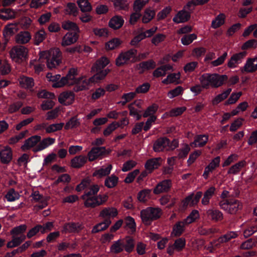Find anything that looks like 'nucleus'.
<instances>
[{
  "mask_svg": "<svg viewBox=\"0 0 257 257\" xmlns=\"http://www.w3.org/2000/svg\"><path fill=\"white\" fill-rule=\"evenodd\" d=\"M228 76L218 73H204L199 78L202 88H208L210 87L218 88L223 85L228 80Z\"/></svg>",
  "mask_w": 257,
  "mask_h": 257,
  "instance_id": "1",
  "label": "nucleus"
},
{
  "mask_svg": "<svg viewBox=\"0 0 257 257\" xmlns=\"http://www.w3.org/2000/svg\"><path fill=\"white\" fill-rule=\"evenodd\" d=\"M41 55V57H43L47 60V66L49 69L55 68L61 63L62 53L58 48L42 52Z\"/></svg>",
  "mask_w": 257,
  "mask_h": 257,
  "instance_id": "2",
  "label": "nucleus"
},
{
  "mask_svg": "<svg viewBox=\"0 0 257 257\" xmlns=\"http://www.w3.org/2000/svg\"><path fill=\"white\" fill-rule=\"evenodd\" d=\"M178 145L179 142L176 139L170 142V140L166 137L160 138L154 142L153 150L156 152L173 150L178 147Z\"/></svg>",
  "mask_w": 257,
  "mask_h": 257,
  "instance_id": "3",
  "label": "nucleus"
},
{
  "mask_svg": "<svg viewBox=\"0 0 257 257\" xmlns=\"http://www.w3.org/2000/svg\"><path fill=\"white\" fill-rule=\"evenodd\" d=\"M220 208L226 213L234 215L242 209V203L236 199H225L219 203Z\"/></svg>",
  "mask_w": 257,
  "mask_h": 257,
  "instance_id": "4",
  "label": "nucleus"
},
{
  "mask_svg": "<svg viewBox=\"0 0 257 257\" xmlns=\"http://www.w3.org/2000/svg\"><path fill=\"white\" fill-rule=\"evenodd\" d=\"M77 69L74 68H71L66 76L63 77L60 81L52 85L55 88L61 87L65 85H73L77 84L78 79L76 78Z\"/></svg>",
  "mask_w": 257,
  "mask_h": 257,
  "instance_id": "5",
  "label": "nucleus"
},
{
  "mask_svg": "<svg viewBox=\"0 0 257 257\" xmlns=\"http://www.w3.org/2000/svg\"><path fill=\"white\" fill-rule=\"evenodd\" d=\"M161 210L159 208L148 207L141 212L142 220L145 224H150L152 221L159 218Z\"/></svg>",
  "mask_w": 257,
  "mask_h": 257,
  "instance_id": "6",
  "label": "nucleus"
},
{
  "mask_svg": "<svg viewBox=\"0 0 257 257\" xmlns=\"http://www.w3.org/2000/svg\"><path fill=\"white\" fill-rule=\"evenodd\" d=\"M10 54L13 61L20 63L27 58L28 49L23 46H16L12 49Z\"/></svg>",
  "mask_w": 257,
  "mask_h": 257,
  "instance_id": "7",
  "label": "nucleus"
},
{
  "mask_svg": "<svg viewBox=\"0 0 257 257\" xmlns=\"http://www.w3.org/2000/svg\"><path fill=\"white\" fill-rule=\"evenodd\" d=\"M137 54V51L136 49H131L120 53L116 59V65L120 66L131 62H134Z\"/></svg>",
  "mask_w": 257,
  "mask_h": 257,
  "instance_id": "8",
  "label": "nucleus"
},
{
  "mask_svg": "<svg viewBox=\"0 0 257 257\" xmlns=\"http://www.w3.org/2000/svg\"><path fill=\"white\" fill-rule=\"evenodd\" d=\"M246 55L245 51L233 54L227 63V66L230 68H235L241 64Z\"/></svg>",
  "mask_w": 257,
  "mask_h": 257,
  "instance_id": "9",
  "label": "nucleus"
},
{
  "mask_svg": "<svg viewBox=\"0 0 257 257\" xmlns=\"http://www.w3.org/2000/svg\"><path fill=\"white\" fill-rule=\"evenodd\" d=\"M84 226L79 222H70L65 224L63 228L62 232L67 233H77L83 229Z\"/></svg>",
  "mask_w": 257,
  "mask_h": 257,
  "instance_id": "10",
  "label": "nucleus"
},
{
  "mask_svg": "<svg viewBox=\"0 0 257 257\" xmlns=\"http://www.w3.org/2000/svg\"><path fill=\"white\" fill-rule=\"evenodd\" d=\"M32 200L35 202H40L41 204L34 206L35 209H41L47 205V199L41 195L38 191L34 192L32 195Z\"/></svg>",
  "mask_w": 257,
  "mask_h": 257,
  "instance_id": "11",
  "label": "nucleus"
},
{
  "mask_svg": "<svg viewBox=\"0 0 257 257\" xmlns=\"http://www.w3.org/2000/svg\"><path fill=\"white\" fill-rule=\"evenodd\" d=\"M75 95L73 92L65 91L61 93L58 97L59 102L67 105L72 104L74 100Z\"/></svg>",
  "mask_w": 257,
  "mask_h": 257,
  "instance_id": "12",
  "label": "nucleus"
},
{
  "mask_svg": "<svg viewBox=\"0 0 257 257\" xmlns=\"http://www.w3.org/2000/svg\"><path fill=\"white\" fill-rule=\"evenodd\" d=\"M172 182L171 180H165L159 183L154 189V193L158 194L168 192L171 188Z\"/></svg>",
  "mask_w": 257,
  "mask_h": 257,
  "instance_id": "13",
  "label": "nucleus"
},
{
  "mask_svg": "<svg viewBox=\"0 0 257 257\" xmlns=\"http://www.w3.org/2000/svg\"><path fill=\"white\" fill-rule=\"evenodd\" d=\"M216 189L214 186H211L205 190L201 199V204L204 206L209 205L210 200L216 194Z\"/></svg>",
  "mask_w": 257,
  "mask_h": 257,
  "instance_id": "14",
  "label": "nucleus"
},
{
  "mask_svg": "<svg viewBox=\"0 0 257 257\" xmlns=\"http://www.w3.org/2000/svg\"><path fill=\"white\" fill-rule=\"evenodd\" d=\"M12 159V152L8 146L0 148V160L4 164L9 163Z\"/></svg>",
  "mask_w": 257,
  "mask_h": 257,
  "instance_id": "15",
  "label": "nucleus"
},
{
  "mask_svg": "<svg viewBox=\"0 0 257 257\" xmlns=\"http://www.w3.org/2000/svg\"><path fill=\"white\" fill-rule=\"evenodd\" d=\"M78 33L68 32L63 37L61 45L67 46L75 43L78 39Z\"/></svg>",
  "mask_w": 257,
  "mask_h": 257,
  "instance_id": "16",
  "label": "nucleus"
},
{
  "mask_svg": "<svg viewBox=\"0 0 257 257\" xmlns=\"http://www.w3.org/2000/svg\"><path fill=\"white\" fill-rule=\"evenodd\" d=\"M220 159L219 157H216L213 159L209 164L205 168L203 176L205 179H207L209 174L212 172L216 167L219 166Z\"/></svg>",
  "mask_w": 257,
  "mask_h": 257,
  "instance_id": "17",
  "label": "nucleus"
},
{
  "mask_svg": "<svg viewBox=\"0 0 257 257\" xmlns=\"http://www.w3.org/2000/svg\"><path fill=\"white\" fill-rule=\"evenodd\" d=\"M190 18V12L183 9L179 11L175 16L173 19V21L176 24H179L188 21Z\"/></svg>",
  "mask_w": 257,
  "mask_h": 257,
  "instance_id": "18",
  "label": "nucleus"
},
{
  "mask_svg": "<svg viewBox=\"0 0 257 257\" xmlns=\"http://www.w3.org/2000/svg\"><path fill=\"white\" fill-rule=\"evenodd\" d=\"M105 147H94L88 153V158L89 161H93L104 154Z\"/></svg>",
  "mask_w": 257,
  "mask_h": 257,
  "instance_id": "19",
  "label": "nucleus"
},
{
  "mask_svg": "<svg viewBox=\"0 0 257 257\" xmlns=\"http://www.w3.org/2000/svg\"><path fill=\"white\" fill-rule=\"evenodd\" d=\"M208 141V135H198L194 137V140L190 144V146L193 148L202 147L206 145Z\"/></svg>",
  "mask_w": 257,
  "mask_h": 257,
  "instance_id": "20",
  "label": "nucleus"
},
{
  "mask_svg": "<svg viewBox=\"0 0 257 257\" xmlns=\"http://www.w3.org/2000/svg\"><path fill=\"white\" fill-rule=\"evenodd\" d=\"M18 25V23H12L6 25L3 30L5 37H9L15 34L19 30Z\"/></svg>",
  "mask_w": 257,
  "mask_h": 257,
  "instance_id": "21",
  "label": "nucleus"
},
{
  "mask_svg": "<svg viewBox=\"0 0 257 257\" xmlns=\"http://www.w3.org/2000/svg\"><path fill=\"white\" fill-rule=\"evenodd\" d=\"M118 214L117 209L114 207H105L99 213V216L102 218L109 219L116 217Z\"/></svg>",
  "mask_w": 257,
  "mask_h": 257,
  "instance_id": "22",
  "label": "nucleus"
},
{
  "mask_svg": "<svg viewBox=\"0 0 257 257\" xmlns=\"http://www.w3.org/2000/svg\"><path fill=\"white\" fill-rule=\"evenodd\" d=\"M41 137L40 136H33L25 142L24 144L22 146L21 148L23 151H26L34 147L39 142L41 141Z\"/></svg>",
  "mask_w": 257,
  "mask_h": 257,
  "instance_id": "23",
  "label": "nucleus"
},
{
  "mask_svg": "<svg viewBox=\"0 0 257 257\" xmlns=\"http://www.w3.org/2000/svg\"><path fill=\"white\" fill-rule=\"evenodd\" d=\"M93 82L90 81V78L87 79L85 77H82L78 79L77 83L74 87L76 91L83 90L88 89L91 83Z\"/></svg>",
  "mask_w": 257,
  "mask_h": 257,
  "instance_id": "24",
  "label": "nucleus"
},
{
  "mask_svg": "<svg viewBox=\"0 0 257 257\" xmlns=\"http://www.w3.org/2000/svg\"><path fill=\"white\" fill-rule=\"evenodd\" d=\"M244 70L248 73L255 71L257 70V56L248 59L243 67Z\"/></svg>",
  "mask_w": 257,
  "mask_h": 257,
  "instance_id": "25",
  "label": "nucleus"
},
{
  "mask_svg": "<svg viewBox=\"0 0 257 257\" xmlns=\"http://www.w3.org/2000/svg\"><path fill=\"white\" fill-rule=\"evenodd\" d=\"M20 85L26 89H31L34 85V79L32 77L21 76L18 79Z\"/></svg>",
  "mask_w": 257,
  "mask_h": 257,
  "instance_id": "26",
  "label": "nucleus"
},
{
  "mask_svg": "<svg viewBox=\"0 0 257 257\" xmlns=\"http://www.w3.org/2000/svg\"><path fill=\"white\" fill-rule=\"evenodd\" d=\"M31 39V35L28 31L20 32L15 37L16 42L21 44L29 42Z\"/></svg>",
  "mask_w": 257,
  "mask_h": 257,
  "instance_id": "27",
  "label": "nucleus"
},
{
  "mask_svg": "<svg viewBox=\"0 0 257 257\" xmlns=\"http://www.w3.org/2000/svg\"><path fill=\"white\" fill-rule=\"evenodd\" d=\"M161 158H156L148 160L145 165L146 169L151 172L154 169L158 168L161 165Z\"/></svg>",
  "mask_w": 257,
  "mask_h": 257,
  "instance_id": "28",
  "label": "nucleus"
},
{
  "mask_svg": "<svg viewBox=\"0 0 257 257\" xmlns=\"http://www.w3.org/2000/svg\"><path fill=\"white\" fill-rule=\"evenodd\" d=\"M111 223L109 219H105L103 221L101 222L94 226L91 230L92 233H96L107 229Z\"/></svg>",
  "mask_w": 257,
  "mask_h": 257,
  "instance_id": "29",
  "label": "nucleus"
},
{
  "mask_svg": "<svg viewBox=\"0 0 257 257\" xmlns=\"http://www.w3.org/2000/svg\"><path fill=\"white\" fill-rule=\"evenodd\" d=\"M109 63V59L106 57H102L96 61L92 67L93 71H98L102 70Z\"/></svg>",
  "mask_w": 257,
  "mask_h": 257,
  "instance_id": "30",
  "label": "nucleus"
},
{
  "mask_svg": "<svg viewBox=\"0 0 257 257\" xmlns=\"http://www.w3.org/2000/svg\"><path fill=\"white\" fill-rule=\"evenodd\" d=\"M180 76L181 74L180 72L171 73L168 75L166 78L162 80V83L165 84L171 83L179 84L180 83Z\"/></svg>",
  "mask_w": 257,
  "mask_h": 257,
  "instance_id": "31",
  "label": "nucleus"
},
{
  "mask_svg": "<svg viewBox=\"0 0 257 257\" xmlns=\"http://www.w3.org/2000/svg\"><path fill=\"white\" fill-rule=\"evenodd\" d=\"M55 142V139L50 137H48L43 139L37 146L36 148V151H42L50 146L53 145Z\"/></svg>",
  "mask_w": 257,
  "mask_h": 257,
  "instance_id": "32",
  "label": "nucleus"
},
{
  "mask_svg": "<svg viewBox=\"0 0 257 257\" xmlns=\"http://www.w3.org/2000/svg\"><path fill=\"white\" fill-rule=\"evenodd\" d=\"M124 20L121 16H115L109 22V26L113 29H118L122 27Z\"/></svg>",
  "mask_w": 257,
  "mask_h": 257,
  "instance_id": "33",
  "label": "nucleus"
},
{
  "mask_svg": "<svg viewBox=\"0 0 257 257\" xmlns=\"http://www.w3.org/2000/svg\"><path fill=\"white\" fill-rule=\"evenodd\" d=\"M96 72L97 73L95 75L90 77V81L93 83L98 82L103 79L110 72V70L109 69H105V70H100Z\"/></svg>",
  "mask_w": 257,
  "mask_h": 257,
  "instance_id": "34",
  "label": "nucleus"
},
{
  "mask_svg": "<svg viewBox=\"0 0 257 257\" xmlns=\"http://www.w3.org/2000/svg\"><path fill=\"white\" fill-rule=\"evenodd\" d=\"M124 249V241L121 239L114 241L110 247V251L113 253H118Z\"/></svg>",
  "mask_w": 257,
  "mask_h": 257,
  "instance_id": "35",
  "label": "nucleus"
},
{
  "mask_svg": "<svg viewBox=\"0 0 257 257\" xmlns=\"http://www.w3.org/2000/svg\"><path fill=\"white\" fill-rule=\"evenodd\" d=\"M86 161L87 158L84 156H76L71 160V166L73 168H80L84 165Z\"/></svg>",
  "mask_w": 257,
  "mask_h": 257,
  "instance_id": "36",
  "label": "nucleus"
},
{
  "mask_svg": "<svg viewBox=\"0 0 257 257\" xmlns=\"http://www.w3.org/2000/svg\"><path fill=\"white\" fill-rule=\"evenodd\" d=\"M112 169V166L110 164L106 167H102L101 168L96 170L93 173V176L100 178L108 175Z\"/></svg>",
  "mask_w": 257,
  "mask_h": 257,
  "instance_id": "37",
  "label": "nucleus"
},
{
  "mask_svg": "<svg viewBox=\"0 0 257 257\" xmlns=\"http://www.w3.org/2000/svg\"><path fill=\"white\" fill-rule=\"evenodd\" d=\"M185 224H186L184 221H180L176 223L173 227L171 235L172 236H180L184 230V226Z\"/></svg>",
  "mask_w": 257,
  "mask_h": 257,
  "instance_id": "38",
  "label": "nucleus"
},
{
  "mask_svg": "<svg viewBox=\"0 0 257 257\" xmlns=\"http://www.w3.org/2000/svg\"><path fill=\"white\" fill-rule=\"evenodd\" d=\"M16 12L10 9H5L1 11L0 18L3 20H8L16 17Z\"/></svg>",
  "mask_w": 257,
  "mask_h": 257,
  "instance_id": "39",
  "label": "nucleus"
},
{
  "mask_svg": "<svg viewBox=\"0 0 257 257\" xmlns=\"http://www.w3.org/2000/svg\"><path fill=\"white\" fill-rule=\"evenodd\" d=\"M26 239V236L24 234L21 235L19 236L13 235V239L7 243V247L12 248L19 245L21 243Z\"/></svg>",
  "mask_w": 257,
  "mask_h": 257,
  "instance_id": "40",
  "label": "nucleus"
},
{
  "mask_svg": "<svg viewBox=\"0 0 257 257\" xmlns=\"http://www.w3.org/2000/svg\"><path fill=\"white\" fill-rule=\"evenodd\" d=\"M245 165L246 163L245 161H240L232 166L228 170L227 173L228 174H236L245 166Z\"/></svg>",
  "mask_w": 257,
  "mask_h": 257,
  "instance_id": "41",
  "label": "nucleus"
},
{
  "mask_svg": "<svg viewBox=\"0 0 257 257\" xmlns=\"http://www.w3.org/2000/svg\"><path fill=\"white\" fill-rule=\"evenodd\" d=\"M206 213L213 220L219 221L223 219V214L218 210L209 209Z\"/></svg>",
  "mask_w": 257,
  "mask_h": 257,
  "instance_id": "42",
  "label": "nucleus"
},
{
  "mask_svg": "<svg viewBox=\"0 0 257 257\" xmlns=\"http://www.w3.org/2000/svg\"><path fill=\"white\" fill-rule=\"evenodd\" d=\"M156 12L151 9H146L142 17V22L143 23H148L150 22L155 17Z\"/></svg>",
  "mask_w": 257,
  "mask_h": 257,
  "instance_id": "43",
  "label": "nucleus"
},
{
  "mask_svg": "<svg viewBox=\"0 0 257 257\" xmlns=\"http://www.w3.org/2000/svg\"><path fill=\"white\" fill-rule=\"evenodd\" d=\"M62 27L66 30L74 31V33H79L80 31L76 24L70 21L63 22L62 24Z\"/></svg>",
  "mask_w": 257,
  "mask_h": 257,
  "instance_id": "44",
  "label": "nucleus"
},
{
  "mask_svg": "<svg viewBox=\"0 0 257 257\" xmlns=\"http://www.w3.org/2000/svg\"><path fill=\"white\" fill-rule=\"evenodd\" d=\"M225 16L224 14H219L214 20L212 21L211 27L214 29H216L223 24L225 22Z\"/></svg>",
  "mask_w": 257,
  "mask_h": 257,
  "instance_id": "45",
  "label": "nucleus"
},
{
  "mask_svg": "<svg viewBox=\"0 0 257 257\" xmlns=\"http://www.w3.org/2000/svg\"><path fill=\"white\" fill-rule=\"evenodd\" d=\"M121 41L118 38H113L105 43V49L111 50L117 48L121 44Z\"/></svg>",
  "mask_w": 257,
  "mask_h": 257,
  "instance_id": "46",
  "label": "nucleus"
},
{
  "mask_svg": "<svg viewBox=\"0 0 257 257\" xmlns=\"http://www.w3.org/2000/svg\"><path fill=\"white\" fill-rule=\"evenodd\" d=\"M231 91V88H227L222 93L217 95L212 100V104L214 105L217 104L223 100L227 98Z\"/></svg>",
  "mask_w": 257,
  "mask_h": 257,
  "instance_id": "47",
  "label": "nucleus"
},
{
  "mask_svg": "<svg viewBox=\"0 0 257 257\" xmlns=\"http://www.w3.org/2000/svg\"><path fill=\"white\" fill-rule=\"evenodd\" d=\"M238 236V233L235 231H229L223 235V236L220 237L218 241L219 243H224L228 241L230 239L232 238H234Z\"/></svg>",
  "mask_w": 257,
  "mask_h": 257,
  "instance_id": "48",
  "label": "nucleus"
},
{
  "mask_svg": "<svg viewBox=\"0 0 257 257\" xmlns=\"http://www.w3.org/2000/svg\"><path fill=\"white\" fill-rule=\"evenodd\" d=\"M159 108V106L155 103L148 106L145 110L143 116L144 117H151L155 116L154 114L157 112Z\"/></svg>",
  "mask_w": 257,
  "mask_h": 257,
  "instance_id": "49",
  "label": "nucleus"
},
{
  "mask_svg": "<svg viewBox=\"0 0 257 257\" xmlns=\"http://www.w3.org/2000/svg\"><path fill=\"white\" fill-rule=\"evenodd\" d=\"M20 195L18 192L16 191L14 189H10L7 193L5 197L9 202L15 201L19 199Z\"/></svg>",
  "mask_w": 257,
  "mask_h": 257,
  "instance_id": "50",
  "label": "nucleus"
},
{
  "mask_svg": "<svg viewBox=\"0 0 257 257\" xmlns=\"http://www.w3.org/2000/svg\"><path fill=\"white\" fill-rule=\"evenodd\" d=\"M99 190V187L96 184H91L90 186L88 188V190H86L85 194L82 196L83 199H85L86 197L89 196L94 195L97 194Z\"/></svg>",
  "mask_w": 257,
  "mask_h": 257,
  "instance_id": "51",
  "label": "nucleus"
},
{
  "mask_svg": "<svg viewBox=\"0 0 257 257\" xmlns=\"http://www.w3.org/2000/svg\"><path fill=\"white\" fill-rule=\"evenodd\" d=\"M136 93L135 92H131L127 93H124L121 96L122 100L117 102L118 104H120L122 105H125L127 102L131 101L136 96Z\"/></svg>",
  "mask_w": 257,
  "mask_h": 257,
  "instance_id": "52",
  "label": "nucleus"
},
{
  "mask_svg": "<svg viewBox=\"0 0 257 257\" xmlns=\"http://www.w3.org/2000/svg\"><path fill=\"white\" fill-rule=\"evenodd\" d=\"M79 119L76 116L71 117L65 125V129L69 130L74 127H77L80 125Z\"/></svg>",
  "mask_w": 257,
  "mask_h": 257,
  "instance_id": "53",
  "label": "nucleus"
},
{
  "mask_svg": "<svg viewBox=\"0 0 257 257\" xmlns=\"http://www.w3.org/2000/svg\"><path fill=\"white\" fill-rule=\"evenodd\" d=\"M151 190L145 189L139 192L138 199L140 202H145L150 198Z\"/></svg>",
  "mask_w": 257,
  "mask_h": 257,
  "instance_id": "54",
  "label": "nucleus"
},
{
  "mask_svg": "<svg viewBox=\"0 0 257 257\" xmlns=\"http://www.w3.org/2000/svg\"><path fill=\"white\" fill-rule=\"evenodd\" d=\"M77 4L81 11L83 12L90 11L91 6L88 0H78Z\"/></svg>",
  "mask_w": 257,
  "mask_h": 257,
  "instance_id": "55",
  "label": "nucleus"
},
{
  "mask_svg": "<svg viewBox=\"0 0 257 257\" xmlns=\"http://www.w3.org/2000/svg\"><path fill=\"white\" fill-rule=\"evenodd\" d=\"M91 184V180L89 178H85L76 186V190L78 192H80L85 189H88Z\"/></svg>",
  "mask_w": 257,
  "mask_h": 257,
  "instance_id": "56",
  "label": "nucleus"
},
{
  "mask_svg": "<svg viewBox=\"0 0 257 257\" xmlns=\"http://www.w3.org/2000/svg\"><path fill=\"white\" fill-rule=\"evenodd\" d=\"M199 217V212L196 210H193L190 214L184 220L186 224H189L194 222Z\"/></svg>",
  "mask_w": 257,
  "mask_h": 257,
  "instance_id": "57",
  "label": "nucleus"
},
{
  "mask_svg": "<svg viewBox=\"0 0 257 257\" xmlns=\"http://www.w3.org/2000/svg\"><path fill=\"white\" fill-rule=\"evenodd\" d=\"M134 240L131 237H126L124 241V249L127 252H131L134 249Z\"/></svg>",
  "mask_w": 257,
  "mask_h": 257,
  "instance_id": "58",
  "label": "nucleus"
},
{
  "mask_svg": "<svg viewBox=\"0 0 257 257\" xmlns=\"http://www.w3.org/2000/svg\"><path fill=\"white\" fill-rule=\"evenodd\" d=\"M183 88L182 86H177L175 88L169 91L167 93V96L170 99L173 98L181 95L183 93Z\"/></svg>",
  "mask_w": 257,
  "mask_h": 257,
  "instance_id": "59",
  "label": "nucleus"
},
{
  "mask_svg": "<svg viewBox=\"0 0 257 257\" xmlns=\"http://www.w3.org/2000/svg\"><path fill=\"white\" fill-rule=\"evenodd\" d=\"M196 39L197 35L195 34L185 35L181 38V43L184 45H188Z\"/></svg>",
  "mask_w": 257,
  "mask_h": 257,
  "instance_id": "60",
  "label": "nucleus"
},
{
  "mask_svg": "<svg viewBox=\"0 0 257 257\" xmlns=\"http://www.w3.org/2000/svg\"><path fill=\"white\" fill-rule=\"evenodd\" d=\"M114 7L118 10H125L128 8V3L126 0H113Z\"/></svg>",
  "mask_w": 257,
  "mask_h": 257,
  "instance_id": "61",
  "label": "nucleus"
},
{
  "mask_svg": "<svg viewBox=\"0 0 257 257\" xmlns=\"http://www.w3.org/2000/svg\"><path fill=\"white\" fill-rule=\"evenodd\" d=\"M27 226L25 224H22L18 226L14 227L11 231V234L12 235H21L23 234V233L26 230Z\"/></svg>",
  "mask_w": 257,
  "mask_h": 257,
  "instance_id": "62",
  "label": "nucleus"
},
{
  "mask_svg": "<svg viewBox=\"0 0 257 257\" xmlns=\"http://www.w3.org/2000/svg\"><path fill=\"white\" fill-rule=\"evenodd\" d=\"M125 226L127 229H130L131 232H134L136 230V223L133 218L128 216L125 219Z\"/></svg>",
  "mask_w": 257,
  "mask_h": 257,
  "instance_id": "63",
  "label": "nucleus"
},
{
  "mask_svg": "<svg viewBox=\"0 0 257 257\" xmlns=\"http://www.w3.org/2000/svg\"><path fill=\"white\" fill-rule=\"evenodd\" d=\"M46 33L44 30H40L36 33L35 35V44L38 45L46 38Z\"/></svg>",
  "mask_w": 257,
  "mask_h": 257,
  "instance_id": "64",
  "label": "nucleus"
}]
</instances>
